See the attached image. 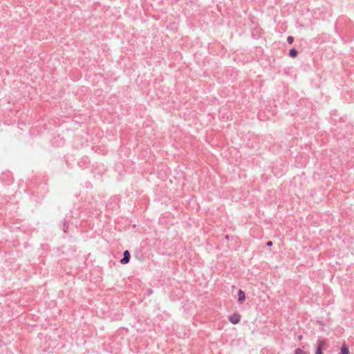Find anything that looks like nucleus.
<instances>
[{
	"label": "nucleus",
	"mask_w": 354,
	"mask_h": 354,
	"mask_svg": "<svg viewBox=\"0 0 354 354\" xmlns=\"http://www.w3.org/2000/svg\"><path fill=\"white\" fill-rule=\"evenodd\" d=\"M326 345V341L324 339H319L317 341V347L315 354H323L324 348Z\"/></svg>",
	"instance_id": "7ed1b4c3"
},
{
	"label": "nucleus",
	"mask_w": 354,
	"mask_h": 354,
	"mask_svg": "<svg viewBox=\"0 0 354 354\" xmlns=\"http://www.w3.org/2000/svg\"><path fill=\"white\" fill-rule=\"evenodd\" d=\"M131 259V254L129 250H124L123 252V257L120 259V263L122 264H127L129 262Z\"/></svg>",
	"instance_id": "423d86ee"
},
{
	"label": "nucleus",
	"mask_w": 354,
	"mask_h": 354,
	"mask_svg": "<svg viewBox=\"0 0 354 354\" xmlns=\"http://www.w3.org/2000/svg\"><path fill=\"white\" fill-rule=\"evenodd\" d=\"M36 193L37 195H43L48 192V187L46 183H41L37 186Z\"/></svg>",
	"instance_id": "f03ea898"
},
{
	"label": "nucleus",
	"mask_w": 354,
	"mask_h": 354,
	"mask_svg": "<svg viewBox=\"0 0 354 354\" xmlns=\"http://www.w3.org/2000/svg\"><path fill=\"white\" fill-rule=\"evenodd\" d=\"M151 292H152V290H148V295H151Z\"/></svg>",
	"instance_id": "4468645a"
},
{
	"label": "nucleus",
	"mask_w": 354,
	"mask_h": 354,
	"mask_svg": "<svg viewBox=\"0 0 354 354\" xmlns=\"http://www.w3.org/2000/svg\"><path fill=\"white\" fill-rule=\"evenodd\" d=\"M237 295H238V303L241 304L243 303V301L245 300V292L241 290V289H239L238 290V292H237Z\"/></svg>",
	"instance_id": "0eeeda50"
},
{
	"label": "nucleus",
	"mask_w": 354,
	"mask_h": 354,
	"mask_svg": "<svg viewBox=\"0 0 354 354\" xmlns=\"http://www.w3.org/2000/svg\"><path fill=\"white\" fill-rule=\"evenodd\" d=\"M295 354H305V351L300 348H297L295 350Z\"/></svg>",
	"instance_id": "9d476101"
},
{
	"label": "nucleus",
	"mask_w": 354,
	"mask_h": 354,
	"mask_svg": "<svg viewBox=\"0 0 354 354\" xmlns=\"http://www.w3.org/2000/svg\"><path fill=\"white\" fill-rule=\"evenodd\" d=\"M73 216V214L72 211H70L68 214H66V216L62 221L60 227L64 234L68 232V225L70 223V219Z\"/></svg>",
	"instance_id": "f257e3e1"
},
{
	"label": "nucleus",
	"mask_w": 354,
	"mask_h": 354,
	"mask_svg": "<svg viewBox=\"0 0 354 354\" xmlns=\"http://www.w3.org/2000/svg\"><path fill=\"white\" fill-rule=\"evenodd\" d=\"M298 54H299V52L295 48H292L289 50L288 56L292 58H295V57H297Z\"/></svg>",
	"instance_id": "1a4fd4ad"
},
{
	"label": "nucleus",
	"mask_w": 354,
	"mask_h": 354,
	"mask_svg": "<svg viewBox=\"0 0 354 354\" xmlns=\"http://www.w3.org/2000/svg\"><path fill=\"white\" fill-rule=\"evenodd\" d=\"M90 163V160L88 157L87 156H83L78 160V166L81 168H85L87 167L88 165Z\"/></svg>",
	"instance_id": "20e7f679"
},
{
	"label": "nucleus",
	"mask_w": 354,
	"mask_h": 354,
	"mask_svg": "<svg viewBox=\"0 0 354 354\" xmlns=\"http://www.w3.org/2000/svg\"><path fill=\"white\" fill-rule=\"evenodd\" d=\"M339 354H350L348 346L345 342L341 346Z\"/></svg>",
	"instance_id": "6e6552de"
},
{
	"label": "nucleus",
	"mask_w": 354,
	"mask_h": 354,
	"mask_svg": "<svg viewBox=\"0 0 354 354\" xmlns=\"http://www.w3.org/2000/svg\"><path fill=\"white\" fill-rule=\"evenodd\" d=\"M229 320L233 324H237L241 321V315L238 313H233L229 317Z\"/></svg>",
	"instance_id": "39448f33"
},
{
	"label": "nucleus",
	"mask_w": 354,
	"mask_h": 354,
	"mask_svg": "<svg viewBox=\"0 0 354 354\" xmlns=\"http://www.w3.org/2000/svg\"><path fill=\"white\" fill-rule=\"evenodd\" d=\"M273 245L272 242L271 241H269L266 243V246L271 247Z\"/></svg>",
	"instance_id": "f8f14e48"
},
{
	"label": "nucleus",
	"mask_w": 354,
	"mask_h": 354,
	"mask_svg": "<svg viewBox=\"0 0 354 354\" xmlns=\"http://www.w3.org/2000/svg\"><path fill=\"white\" fill-rule=\"evenodd\" d=\"M230 239H231V236L230 235L227 234L225 236V239L226 241H229Z\"/></svg>",
	"instance_id": "ddd939ff"
},
{
	"label": "nucleus",
	"mask_w": 354,
	"mask_h": 354,
	"mask_svg": "<svg viewBox=\"0 0 354 354\" xmlns=\"http://www.w3.org/2000/svg\"><path fill=\"white\" fill-rule=\"evenodd\" d=\"M287 41L288 44H292L294 41V37L292 36H288Z\"/></svg>",
	"instance_id": "9b49d317"
}]
</instances>
